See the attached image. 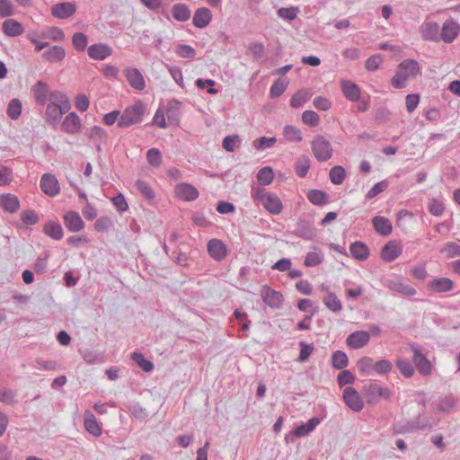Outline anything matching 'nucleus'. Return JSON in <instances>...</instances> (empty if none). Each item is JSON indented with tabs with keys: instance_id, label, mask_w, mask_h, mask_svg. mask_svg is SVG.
<instances>
[{
	"instance_id": "obj_15",
	"label": "nucleus",
	"mask_w": 460,
	"mask_h": 460,
	"mask_svg": "<svg viewBox=\"0 0 460 460\" xmlns=\"http://www.w3.org/2000/svg\"><path fill=\"white\" fill-rule=\"evenodd\" d=\"M460 27L453 19L447 20L442 26L440 37L446 43H451L458 36Z\"/></svg>"
},
{
	"instance_id": "obj_44",
	"label": "nucleus",
	"mask_w": 460,
	"mask_h": 460,
	"mask_svg": "<svg viewBox=\"0 0 460 460\" xmlns=\"http://www.w3.org/2000/svg\"><path fill=\"white\" fill-rule=\"evenodd\" d=\"M283 135L289 142H301L303 140L300 129L291 125H288L284 128Z\"/></svg>"
},
{
	"instance_id": "obj_33",
	"label": "nucleus",
	"mask_w": 460,
	"mask_h": 460,
	"mask_svg": "<svg viewBox=\"0 0 460 460\" xmlns=\"http://www.w3.org/2000/svg\"><path fill=\"white\" fill-rule=\"evenodd\" d=\"M67 111H63L62 106L48 103L45 111L46 120L51 123L59 122L63 114L66 113Z\"/></svg>"
},
{
	"instance_id": "obj_34",
	"label": "nucleus",
	"mask_w": 460,
	"mask_h": 460,
	"mask_svg": "<svg viewBox=\"0 0 460 460\" xmlns=\"http://www.w3.org/2000/svg\"><path fill=\"white\" fill-rule=\"evenodd\" d=\"M43 232L54 240H61L64 235L61 225L55 221L46 222L43 226Z\"/></svg>"
},
{
	"instance_id": "obj_8",
	"label": "nucleus",
	"mask_w": 460,
	"mask_h": 460,
	"mask_svg": "<svg viewBox=\"0 0 460 460\" xmlns=\"http://www.w3.org/2000/svg\"><path fill=\"white\" fill-rule=\"evenodd\" d=\"M385 285L390 290L400 293L403 296H411L417 293L413 287L403 281L399 277H394L387 279Z\"/></svg>"
},
{
	"instance_id": "obj_56",
	"label": "nucleus",
	"mask_w": 460,
	"mask_h": 460,
	"mask_svg": "<svg viewBox=\"0 0 460 460\" xmlns=\"http://www.w3.org/2000/svg\"><path fill=\"white\" fill-rule=\"evenodd\" d=\"M137 190L148 200L155 198V193L150 185L145 181L137 180L136 181Z\"/></svg>"
},
{
	"instance_id": "obj_50",
	"label": "nucleus",
	"mask_w": 460,
	"mask_h": 460,
	"mask_svg": "<svg viewBox=\"0 0 460 460\" xmlns=\"http://www.w3.org/2000/svg\"><path fill=\"white\" fill-rule=\"evenodd\" d=\"M288 87V82L285 79L276 80L270 89V95L271 98H278L281 96Z\"/></svg>"
},
{
	"instance_id": "obj_62",
	"label": "nucleus",
	"mask_w": 460,
	"mask_h": 460,
	"mask_svg": "<svg viewBox=\"0 0 460 460\" xmlns=\"http://www.w3.org/2000/svg\"><path fill=\"white\" fill-rule=\"evenodd\" d=\"M393 368V364L388 359H380L375 362L374 371L379 375H385L389 373Z\"/></svg>"
},
{
	"instance_id": "obj_3",
	"label": "nucleus",
	"mask_w": 460,
	"mask_h": 460,
	"mask_svg": "<svg viewBox=\"0 0 460 460\" xmlns=\"http://www.w3.org/2000/svg\"><path fill=\"white\" fill-rule=\"evenodd\" d=\"M412 351V362L417 370L423 376H429L432 374L433 366L429 359L422 353L420 346L415 342L409 344Z\"/></svg>"
},
{
	"instance_id": "obj_46",
	"label": "nucleus",
	"mask_w": 460,
	"mask_h": 460,
	"mask_svg": "<svg viewBox=\"0 0 460 460\" xmlns=\"http://www.w3.org/2000/svg\"><path fill=\"white\" fill-rule=\"evenodd\" d=\"M274 179V172L271 167L265 166L257 173V181L261 185H269Z\"/></svg>"
},
{
	"instance_id": "obj_49",
	"label": "nucleus",
	"mask_w": 460,
	"mask_h": 460,
	"mask_svg": "<svg viewBox=\"0 0 460 460\" xmlns=\"http://www.w3.org/2000/svg\"><path fill=\"white\" fill-rule=\"evenodd\" d=\"M241 145V138L238 135L226 136L222 142V146L228 152H234Z\"/></svg>"
},
{
	"instance_id": "obj_31",
	"label": "nucleus",
	"mask_w": 460,
	"mask_h": 460,
	"mask_svg": "<svg viewBox=\"0 0 460 460\" xmlns=\"http://www.w3.org/2000/svg\"><path fill=\"white\" fill-rule=\"evenodd\" d=\"M349 252L357 260L365 261L369 256V249L366 243L360 241L352 243L349 246Z\"/></svg>"
},
{
	"instance_id": "obj_22",
	"label": "nucleus",
	"mask_w": 460,
	"mask_h": 460,
	"mask_svg": "<svg viewBox=\"0 0 460 460\" xmlns=\"http://www.w3.org/2000/svg\"><path fill=\"white\" fill-rule=\"evenodd\" d=\"M420 31L424 40L437 41L438 40L439 26L435 22H423Z\"/></svg>"
},
{
	"instance_id": "obj_11",
	"label": "nucleus",
	"mask_w": 460,
	"mask_h": 460,
	"mask_svg": "<svg viewBox=\"0 0 460 460\" xmlns=\"http://www.w3.org/2000/svg\"><path fill=\"white\" fill-rule=\"evenodd\" d=\"M40 186L41 190L49 197H55L60 191L58 179L51 173H44L41 176Z\"/></svg>"
},
{
	"instance_id": "obj_55",
	"label": "nucleus",
	"mask_w": 460,
	"mask_h": 460,
	"mask_svg": "<svg viewBox=\"0 0 460 460\" xmlns=\"http://www.w3.org/2000/svg\"><path fill=\"white\" fill-rule=\"evenodd\" d=\"M276 141H277L276 137H261L256 138L253 141L252 146L255 149L263 151V150H266V149L273 146L274 144L276 143Z\"/></svg>"
},
{
	"instance_id": "obj_18",
	"label": "nucleus",
	"mask_w": 460,
	"mask_h": 460,
	"mask_svg": "<svg viewBox=\"0 0 460 460\" xmlns=\"http://www.w3.org/2000/svg\"><path fill=\"white\" fill-rule=\"evenodd\" d=\"M88 56L94 60H104L112 54V49L104 43L91 45L88 49Z\"/></svg>"
},
{
	"instance_id": "obj_10",
	"label": "nucleus",
	"mask_w": 460,
	"mask_h": 460,
	"mask_svg": "<svg viewBox=\"0 0 460 460\" xmlns=\"http://www.w3.org/2000/svg\"><path fill=\"white\" fill-rule=\"evenodd\" d=\"M261 297L263 302L271 308H279L284 301L283 295L268 285L262 287Z\"/></svg>"
},
{
	"instance_id": "obj_28",
	"label": "nucleus",
	"mask_w": 460,
	"mask_h": 460,
	"mask_svg": "<svg viewBox=\"0 0 460 460\" xmlns=\"http://www.w3.org/2000/svg\"><path fill=\"white\" fill-rule=\"evenodd\" d=\"M0 206L6 212L14 213L20 208V201L18 198L13 194H3L0 196Z\"/></svg>"
},
{
	"instance_id": "obj_21",
	"label": "nucleus",
	"mask_w": 460,
	"mask_h": 460,
	"mask_svg": "<svg viewBox=\"0 0 460 460\" xmlns=\"http://www.w3.org/2000/svg\"><path fill=\"white\" fill-rule=\"evenodd\" d=\"M61 128L66 133L75 134L81 129V119L75 112H70L65 117Z\"/></svg>"
},
{
	"instance_id": "obj_2",
	"label": "nucleus",
	"mask_w": 460,
	"mask_h": 460,
	"mask_svg": "<svg viewBox=\"0 0 460 460\" xmlns=\"http://www.w3.org/2000/svg\"><path fill=\"white\" fill-rule=\"evenodd\" d=\"M146 112V104L137 101L133 105L127 107L120 114L118 120V127L126 128L131 125L140 123Z\"/></svg>"
},
{
	"instance_id": "obj_54",
	"label": "nucleus",
	"mask_w": 460,
	"mask_h": 460,
	"mask_svg": "<svg viewBox=\"0 0 460 460\" xmlns=\"http://www.w3.org/2000/svg\"><path fill=\"white\" fill-rule=\"evenodd\" d=\"M7 115L12 119H17L22 113V102L19 99H13L10 101L7 107Z\"/></svg>"
},
{
	"instance_id": "obj_20",
	"label": "nucleus",
	"mask_w": 460,
	"mask_h": 460,
	"mask_svg": "<svg viewBox=\"0 0 460 460\" xmlns=\"http://www.w3.org/2000/svg\"><path fill=\"white\" fill-rule=\"evenodd\" d=\"M343 95L350 102H356L360 99V88L349 80H342L341 83Z\"/></svg>"
},
{
	"instance_id": "obj_4",
	"label": "nucleus",
	"mask_w": 460,
	"mask_h": 460,
	"mask_svg": "<svg viewBox=\"0 0 460 460\" xmlns=\"http://www.w3.org/2000/svg\"><path fill=\"white\" fill-rule=\"evenodd\" d=\"M312 151L319 162L328 161L333 153L330 141L322 135H318L313 139Z\"/></svg>"
},
{
	"instance_id": "obj_24",
	"label": "nucleus",
	"mask_w": 460,
	"mask_h": 460,
	"mask_svg": "<svg viewBox=\"0 0 460 460\" xmlns=\"http://www.w3.org/2000/svg\"><path fill=\"white\" fill-rule=\"evenodd\" d=\"M212 20V13L208 8L201 7L196 10L193 15L192 22L195 27L203 29L209 24Z\"/></svg>"
},
{
	"instance_id": "obj_1",
	"label": "nucleus",
	"mask_w": 460,
	"mask_h": 460,
	"mask_svg": "<svg viewBox=\"0 0 460 460\" xmlns=\"http://www.w3.org/2000/svg\"><path fill=\"white\" fill-rule=\"evenodd\" d=\"M251 194L252 198L262 205L270 214L279 215L282 211V202L276 194L268 192L261 187H253Z\"/></svg>"
},
{
	"instance_id": "obj_5",
	"label": "nucleus",
	"mask_w": 460,
	"mask_h": 460,
	"mask_svg": "<svg viewBox=\"0 0 460 460\" xmlns=\"http://www.w3.org/2000/svg\"><path fill=\"white\" fill-rule=\"evenodd\" d=\"M362 393L370 404H375L381 398L388 399L391 396V391L386 387H382L376 383L366 384L362 388Z\"/></svg>"
},
{
	"instance_id": "obj_25",
	"label": "nucleus",
	"mask_w": 460,
	"mask_h": 460,
	"mask_svg": "<svg viewBox=\"0 0 460 460\" xmlns=\"http://www.w3.org/2000/svg\"><path fill=\"white\" fill-rule=\"evenodd\" d=\"M177 196L185 201L195 200L199 197L198 190L188 183H181L176 187Z\"/></svg>"
},
{
	"instance_id": "obj_39",
	"label": "nucleus",
	"mask_w": 460,
	"mask_h": 460,
	"mask_svg": "<svg viewBox=\"0 0 460 460\" xmlns=\"http://www.w3.org/2000/svg\"><path fill=\"white\" fill-rule=\"evenodd\" d=\"M310 159L307 155L299 157L295 164V170L297 176L300 178L305 177L310 169Z\"/></svg>"
},
{
	"instance_id": "obj_51",
	"label": "nucleus",
	"mask_w": 460,
	"mask_h": 460,
	"mask_svg": "<svg viewBox=\"0 0 460 460\" xmlns=\"http://www.w3.org/2000/svg\"><path fill=\"white\" fill-rule=\"evenodd\" d=\"M456 401L452 394L447 395L444 398H440L438 402V410L442 412H447L455 408Z\"/></svg>"
},
{
	"instance_id": "obj_57",
	"label": "nucleus",
	"mask_w": 460,
	"mask_h": 460,
	"mask_svg": "<svg viewBox=\"0 0 460 460\" xmlns=\"http://www.w3.org/2000/svg\"><path fill=\"white\" fill-rule=\"evenodd\" d=\"M302 121L310 127H316L320 123V117L314 111H305L302 114Z\"/></svg>"
},
{
	"instance_id": "obj_6",
	"label": "nucleus",
	"mask_w": 460,
	"mask_h": 460,
	"mask_svg": "<svg viewBox=\"0 0 460 460\" xmlns=\"http://www.w3.org/2000/svg\"><path fill=\"white\" fill-rule=\"evenodd\" d=\"M438 423H431L428 420H421L420 414H419L414 420H407L405 423H398L394 427L396 433L403 434L411 432L416 429L426 430L431 429Z\"/></svg>"
},
{
	"instance_id": "obj_59",
	"label": "nucleus",
	"mask_w": 460,
	"mask_h": 460,
	"mask_svg": "<svg viewBox=\"0 0 460 460\" xmlns=\"http://www.w3.org/2000/svg\"><path fill=\"white\" fill-rule=\"evenodd\" d=\"M442 253L446 254L447 258H455L460 256V245L454 242H448L441 250Z\"/></svg>"
},
{
	"instance_id": "obj_52",
	"label": "nucleus",
	"mask_w": 460,
	"mask_h": 460,
	"mask_svg": "<svg viewBox=\"0 0 460 460\" xmlns=\"http://www.w3.org/2000/svg\"><path fill=\"white\" fill-rule=\"evenodd\" d=\"M324 255L319 252H310L305 255V265L306 267H315L323 261Z\"/></svg>"
},
{
	"instance_id": "obj_12",
	"label": "nucleus",
	"mask_w": 460,
	"mask_h": 460,
	"mask_svg": "<svg viewBox=\"0 0 460 460\" xmlns=\"http://www.w3.org/2000/svg\"><path fill=\"white\" fill-rule=\"evenodd\" d=\"M64 225L71 233H77L84 228V222L75 211H66L63 216Z\"/></svg>"
},
{
	"instance_id": "obj_47",
	"label": "nucleus",
	"mask_w": 460,
	"mask_h": 460,
	"mask_svg": "<svg viewBox=\"0 0 460 460\" xmlns=\"http://www.w3.org/2000/svg\"><path fill=\"white\" fill-rule=\"evenodd\" d=\"M346 176L345 169L341 165H336L330 170L329 177L335 185H340L344 181Z\"/></svg>"
},
{
	"instance_id": "obj_42",
	"label": "nucleus",
	"mask_w": 460,
	"mask_h": 460,
	"mask_svg": "<svg viewBox=\"0 0 460 460\" xmlns=\"http://www.w3.org/2000/svg\"><path fill=\"white\" fill-rule=\"evenodd\" d=\"M131 359L145 372H150L154 369V364L146 358L142 353L133 352L131 354Z\"/></svg>"
},
{
	"instance_id": "obj_43",
	"label": "nucleus",
	"mask_w": 460,
	"mask_h": 460,
	"mask_svg": "<svg viewBox=\"0 0 460 460\" xmlns=\"http://www.w3.org/2000/svg\"><path fill=\"white\" fill-rule=\"evenodd\" d=\"M375 362L370 357H362L357 362V367L361 375L369 376L374 370Z\"/></svg>"
},
{
	"instance_id": "obj_60",
	"label": "nucleus",
	"mask_w": 460,
	"mask_h": 460,
	"mask_svg": "<svg viewBox=\"0 0 460 460\" xmlns=\"http://www.w3.org/2000/svg\"><path fill=\"white\" fill-rule=\"evenodd\" d=\"M85 135L89 139L95 141H102L106 137V133L104 129L99 126H93L91 128L87 129Z\"/></svg>"
},
{
	"instance_id": "obj_13",
	"label": "nucleus",
	"mask_w": 460,
	"mask_h": 460,
	"mask_svg": "<svg viewBox=\"0 0 460 460\" xmlns=\"http://www.w3.org/2000/svg\"><path fill=\"white\" fill-rule=\"evenodd\" d=\"M402 252V246L394 240L389 241L381 249L380 256L383 261L392 262L397 259Z\"/></svg>"
},
{
	"instance_id": "obj_30",
	"label": "nucleus",
	"mask_w": 460,
	"mask_h": 460,
	"mask_svg": "<svg viewBox=\"0 0 460 460\" xmlns=\"http://www.w3.org/2000/svg\"><path fill=\"white\" fill-rule=\"evenodd\" d=\"M398 69L408 78H414L420 72V65L415 59L408 58L399 64Z\"/></svg>"
},
{
	"instance_id": "obj_41",
	"label": "nucleus",
	"mask_w": 460,
	"mask_h": 460,
	"mask_svg": "<svg viewBox=\"0 0 460 460\" xmlns=\"http://www.w3.org/2000/svg\"><path fill=\"white\" fill-rule=\"evenodd\" d=\"M84 428L94 437L101 436L102 431L93 414H90L84 419Z\"/></svg>"
},
{
	"instance_id": "obj_9",
	"label": "nucleus",
	"mask_w": 460,
	"mask_h": 460,
	"mask_svg": "<svg viewBox=\"0 0 460 460\" xmlns=\"http://www.w3.org/2000/svg\"><path fill=\"white\" fill-rule=\"evenodd\" d=\"M208 252L217 261H223L228 252V249L223 241L213 238L208 242Z\"/></svg>"
},
{
	"instance_id": "obj_7",
	"label": "nucleus",
	"mask_w": 460,
	"mask_h": 460,
	"mask_svg": "<svg viewBox=\"0 0 460 460\" xmlns=\"http://www.w3.org/2000/svg\"><path fill=\"white\" fill-rule=\"evenodd\" d=\"M343 400L346 405L354 411L358 412L364 407L360 394L351 386H348L343 390Z\"/></svg>"
},
{
	"instance_id": "obj_19",
	"label": "nucleus",
	"mask_w": 460,
	"mask_h": 460,
	"mask_svg": "<svg viewBox=\"0 0 460 460\" xmlns=\"http://www.w3.org/2000/svg\"><path fill=\"white\" fill-rule=\"evenodd\" d=\"M75 11L76 7L73 3L63 2L54 4L51 9V13L56 18L66 19L72 16Z\"/></svg>"
},
{
	"instance_id": "obj_63",
	"label": "nucleus",
	"mask_w": 460,
	"mask_h": 460,
	"mask_svg": "<svg viewBox=\"0 0 460 460\" xmlns=\"http://www.w3.org/2000/svg\"><path fill=\"white\" fill-rule=\"evenodd\" d=\"M409 78L400 69H397L394 75L392 78L391 84L396 89H402L405 87L406 82Z\"/></svg>"
},
{
	"instance_id": "obj_14",
	"label": "nucleus",
	"mask_w": 460,
	"mask_h": 460,
	"mask_svg": "<svg viewBox=\"0 0 460 460\" xmlns=\"http://www.w3.org/2000/svg\"><path fill=\"white\" fill-rule=\"evenodd\" d=\"M370 340V335L367 332L365 331H357L350 333L347 340V345L353 349H358L365 347Z\"/></svg>"
},
{
	"instance_id": "obj_35",
	"label": "nucleus",
	"mask_w": 460,
	"mask_h": 460,
	"mask_svg": "<svg viewBox=\"0 0 460 460\" xmlns=\"http://www.w3.org/2000/svg\"><path fill=\"white\" fill-rule=\"evenodd\" d=\"M3 31L10 37H16L23 32L22 24L13 19H7L3 22Z\"/></svg>"
},
{
	"instance_id": "obj_38",
	"label": "nucleus",
	"mask_w": 460,
	"mask_h": 460,
	"mask_svg": "<svg viewBox=\"0 0 460 460\" xmlns=\"http://www.w3.org/2000/svg\"><path fill=\"white\" fill-rule=\"evenodd\" d=\"M325 306L332 312H339L342 309V304L341 300L333 292H329L326 296L323 299Z\"/></svg>"
},
{
	"instance_id": "obj_48",
	"label": "nucleus",
	"mask_w": 460,
	"mask_h": 460,
	"mask_svg": "<svg viewBox=\"0 0 460 460\" xmlns=\"http://www.w3.org/2000/svg\"><path fill=\"white\" fill-rule=\"evenodd\" d=\"M300 9L297 6H291V7H281L278 10L277 13L278 16L283 20L291 22L295 20L297 17V14L299 13Z\"/></svg>"
},
{
	"instance_id": "obj_26",
	"label": "nucleus",
	"mask_w": 460,
	"mask_h": 460,
	"mask_svg": "<svg viewBox=\"0 0 460 460\" xmlns=\"http://www.w3.org/2000/svg\"><path fill=\"white\" fill-rule=\"evenodd\" d=\"M372 223L376 232L383 236L389 235L393 231L392 223L387 217L376 216L373 217Z\"/></svg>"
},
{
	"instance_id": "obj_29",
	"label": "nucleus",
	"mask_w": 460,
	"mask_h": 460,
	"mask_svg": "<svg viewBox=\"0 0 460 460\" xmlns=\"http://www.w3.org/2000/svg\"><path fill=\"white\" fill-rule=\"evenodd\" d=\"M296 235L302 239L312 241L316 236V229L309 222L301 220L297 224Z\"/></svg>"
},
{
	"instance_id": "obj_53",
	"label": "nucleus",
	"mask_w": 460,
	"mask_h": 460,
	"mask_svg": "<svg viewBox=\"0 0 460 460\" xmlns=\"http://www.w3.org/2000/svg\"><path fill=\"white\" fill-rule=\"evenodd\" d=\"M73 47L79 52L84 51L87 44V36L83 32H76L72 37Z\"/></svg>"
},
{
	"instance_id": "obj_40",
	"label": "nucleus",
	"mask_w": 460,
	"mask_h": 460,
	"mask_svg": "<svg viewBox=\"0 0 460 460\" xmlns=\"http://www.w3.org/2000/svg\"><path fill=\"white\" fill-rule=\"evenodd\" d=\"M332 365L336 369H344L349 365L346 353L341 350H336L332 356Z\"/></svg>"
},
{
	"instance_id": "obj_45",
	"label": "nucleus",
	"mask_w": 460,
	"mask_h": 460,
	"mask_svg": "<svg viewBox=\"0 0 460 460\" xmlns=\"http://www.w3.org/2000/svg\"><path fill=\"white\" fill-rule=\"evenodd\" d=\"M400 373L406 378H410L414 375V367L411 363L404 358H398L395 362Z\"/></svg>"
},
{
	"instance_id": "obj_32",
	"label": "nucleus",
	"mask_w": 460,
	"mask_h": 460,
	"mask_svg": "<svg viewBox=\"0 0 460 460\" xmlns=\"http://www.w3.org/2000/svg\"><path fill=\"white\" fill-rule=\"evenodd\" d=\"M49 103L63 107V111H69L71 104L67 96L60 91H51L49 96Z\"/></svg>"
},
{
	"instance_id": "obj_64",
	"label": "nucleus",
	"mask_w": 460,
	"mask_h": 460,
	"mask_svg": "<svg viewBox=\"0 0 460 460\" xmlns=\"http://www.w3.org/2000/svg\"><path fill=\"white\" fill-rule=\"evenodd\" d=\"M175 52L178 56L185 58H193L196 55L195 49L187 44H179Z\"/></svg>"
},
{
	"instance_id": "obj_23",
	"label": "nucleus",
	"mask_w": 460,
	"mask_h": 460,
	"mask_svg": "<svg viewBox=\"0 0 460 460\" xmlns=\"http://www.w3.org/2000/svg\"><path fill=\"white\" fill-rule=\"evenodd\" d=\"M454 282L449 278H437L428 283V288L436 293H443L452 290Z\"/></svg>"
},
{
	"instance_id": "obj_61",
	"label": "nucleus",
	"mask_w": 460,
	"mask_h": 460,
	"mask_svg": "<svg viewBox=\"0 0 460 460\" xmlns=\"http://www.w3.org/2000/svg\"><path fill=\"white\" fill-rule=\"evenodd\" d=\"M146 159L150 165L159 166L162 164V154L157 148H150L146 153Z\"/></svg>"
},
{
	"instance_id": "obj_37",
	"label": "nucleus",
	"mask_w": 460,
	"mask_h": 460,
	"mask_svg": "<svg viewBox=\"0 0 460 460\" xmlns=\"http://www.w3.org/2000/svg\"><path fill=\"white\" fill-rule=\"evenodd\" d=\"M306 196L314 205L323 206L329 202L328 195L321 190H311L307 192Z\"/></svg>"
},
{
	"instance_id": "obj_27",
	"label": "nucleus",
	"mask_w": 460,
	"mask_h": 460,
	"mask_svg": "<svg viewBox=\"0 0 460 460\" xmlns=\"http://www.w3.org/2000/svg\"><path fill=\"white\" fill-rule=\"evenodd\" d=\"M66 57V50L62 46H52L45 50L42 58L49 63H58L62 61Z\"/></svg>"
},
{
	"instance_id": "obj_17",
	"label": "nucleus",
	"mask_w": 460,
	"mask_h": 460,
	"mask_svg": "<svg viewBox=\"0 0 460 460\" xmlns=\"http://www.w3.org/2000/svg\"><path fill=\"white\" fill-rule=\"evenodd\" d=\"M50 92L49 84L43 81H38L32 87L35 101L37 104L41 106L48 103Z\"/></svg>"
},
{
	"instance_id": "obj_16",
	"label": "nucleus",
	"mask_w": 460,
	"mask_h": 460,
	"mask_svg": "<svg viewBox=\"0 0 460 460\" xmlns=\"http://www.w3.org/2000/svg\"><path fill=\"white\" fill-rule=\"evenodd\" d=\"M125 76L129 85L137 91H142L146 87L145 79L140 71L136 67H128L125 69Z\"/></svg>"
},
{
	"instance_id": "obj_58",
	"label": "nucleus",
	"mask_w": 460,
	"mask_h": 460,
	"mask_svg": "<svg viewBox=\"0 0 460 460\" xmlns=\"http://www.w3.org/2000/svg\"><path fill=\"white\" fill-rule=\"evenodd\" d=\"M389 186V183L386 180L381 181L376 183L367 193L366 199H372L376 197L378 194L385 190Z\"/></svg>"
},
{
	"instance_id": "obj_36",
	"label": "nucleus",
	"mask_w": 460,
	"mask_h": 460,
	"mask_svg": "<svg viewBox=\"0 0 460 460\" xmlns=\"http://www.w3.org/2000/svg\"><path fill=\"white\" fill-rule=\"evenodd\" d=\"M172 17L179 22H186L190 18L191 12L187 4L179 3L172 7Z\"/></svg>"
}]
</instances>
